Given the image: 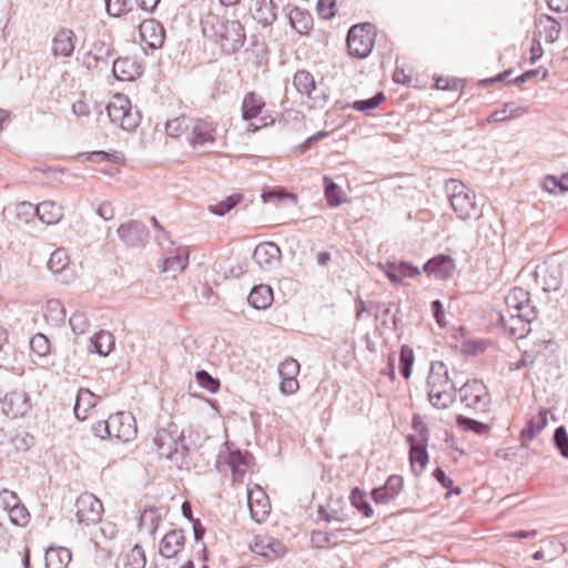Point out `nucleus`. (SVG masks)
<instances>
[{
	"mask_svg": "<svg viewBox=\"0 0 568 568\" xmlns=\"http://www.w3.org/2000/svg\"><path fill=\"white\" fill-rule=\"evenodd\" d=\"M203 36L220 45L225 53H234L245 42L244 28L237 20L209 12L202 19Z\"/></svg>",
	"mask_w": 568,
	"mask_h": 568,
	"instance_id": "nucleus-1",
	"label": "nucleus"
},
{
	"mask_svg": "<svg viewBox=\"0 0 568 568\" xmlns=\"http://www.w3.org/2000/svg\"><path fill=\"white\" fill-rule=\"evenodd\" d=\"M457 387L448 376V368L443 362H433L427 377V395L437 409L448 408L455 400Z\"/></svg>",
	"mask_w": 568,
	"mask_h": 568,
	"instance_id": "nucleus-2",
	"label": "nucleus"
},
{
	"mask_svg": "<svg viewBox=\"0 0 568 568\" xmlns=\"http://www.w3.org/2000/svg\"><path fill=\"white\" fill-rule=\"evenodd\" d=\"M265 99L255 91L244 94L241 103V116L246 122L245 133L254 134L275 123L274 116L266 112Z\"/></svg>",
	"mask_w": 568,
	"mask_h": 568,
	"instance_id": "nucleus-3",
	"label": "nucleus"
},
{
	"mask_svg": "<svg viewBox=\"0 0 568 568\" xmlns=\"http://www.w3.org/2000/svg\"><path fill=\"white\" fill-rule=\"evenodd\" d=\"M93 430L101 438L108 437L115 443H129L136 436L135 418L130 413L119 412L106 420L94 425Z\"/></svg>",
	"mask_w": 568,
	"mask_h": 568,
	"instance_id": "nucleus-4",
	"label": "nucleus"
},
{
	"mask_svg": "<svg viewBox=\"0 0 568 568\" xmlns=\"http://www.w3.org/2000/svg\"><path fill=\"white\" fill-rule=\"evenodd\" d=\"M446 191L450 205L459 219L468 220L477 215L475 194L463 182L454 179L449 180L446 183Z\"/></svg>",
	"mask_w": 568,
	"mask_h": 568,
	"instance_id": "nucleus-5",
	"label": "nucleus"
},
{
	"mask_svg": "<svg viewBox=\"0 0 568 568\" xmlns=\"http://www.w3.org/2000/svg\"><path fill=\"white\" fill-rule=\"evenodd\" d=\"M459 399L465 407L475 413L489 410L491 397L487 386L478 379L466 382L459 389Z\"/></svg>",
	"mask_w": 568,
	"mask_h": 568,
	"instance_id": "nucleus-6",
	"label": "nucleus"
},
{
	"mask_svg": "<svg viewBox=\"0 0 568 568\" xmlns=\"http://www.w3.org/2000/svg\"><path fill=\"white\" fill-rule=\"evenodd\" d=\"M108 115L114 124L125 131H133L140 122L138 112H133L129 98L124 94H114L106 106Z\"/></svg>",
	"mask_w": 568,
	"mask_h": 568,
	"instance_id": "nucleus-7",
	"label": "nucleus"
},
{
	"mask_svg": "<svg viewBox=\"0 0 568 568\" xmlns=\"http://www.w3.org/2000/svg\"><path fill=\"white\" fill-rule=\"evenodd\" d=\"M103 505L93 494L84 493L75 500V516L80 524L92 525L101 520Z\"/></svg>",
	"mask_w": 568,
	"mask_h": 568,
	"instance_id": "nucleus-8",
	"label": "nucleus"
},
{
	"mask_svg": "<svg viewBox=\"0 0 568 568\" xmlns=\"http://www.w3.org/2000/svg\"><path fill=\"white\" fill-rule=\"evenodd\" d=\"M247 506L252 518L263 523L271 513V501L265 490L257 484H247Z\"/></svg>",
	"mask_w": 568,
	"mask_h": 568,
	"instance_id": "nucleus-9",
	"label": "nucleus"
},
{
	"mask_svg": "<svg viewBox=\"0 0 568 568\" xmlns=\"http://www.w3.org/2000/svg\"><path fill=\"white\" fill-rule=\"evenodd\" d=\"M81 156L85 161L97 164H108L109 166L102 169V172L109 175H115L121 172L122 168L126 165V159L123 152L112 150L111 152L105 151H93L83 153Z\"/></svg>",
	"mask_w": 568,
	"mask_h": 568,
	"instance_id": "nucleus-10",
	"label": "nucleus"
},
{
	"mask_svg": "<svg viewBox=\"0 0 568 568\" xmlns=\"http://www.w3.org/2000/svg\"><path fill=\"white\" fill-rule=\"evenodd\" d=\"M165 40V30L155 19H145L139 23V42L143 49H159Z\"/></svg>",
	"mask_w": 568,
	"mask_h": 568,
	"instance_id": "nucleus-11",
	"label": "nucleus"
},
{
	"mask_svg": "<svg viewBox=\"0 0 568 568\" xmlns=\"http://www.w3.org/2000/svg\"><path fill=\"white\" fill-rule=\"evenodd\" d=\"M251 549L253 552L272 560L282 558L287 552L286 546L281 540L266 532L255 535Z\"/></svg>",
	"mask_w": 568,
	"mask_h": 568,
	"instance_id": "nucleus-12",
	"label": "nucleus"
},
{
	"mask_svg": "<svg viewBox=\"0 0 568 568\" xmlns=\"http://www.w3.org/2000/svg\"><path fill=\"white\" fill-rule=\"evenodd\" d=\"M281 376L280 390L284 395H293L300 389L297 376L300 374V364L296 359L288 357L278 365Z\"/></svg>",
	"mask_w": 568,
	"mask_h": 568,
	"instance_id": "nucleus-13",
	"label": "nucleus"
},
{
	"mask_svg": "<svg viewBox=\"0 0 568 568\" xmlns=\"http://www.w3.org/2000/svg\"><path fill=\"white\" fill-rule=\"evenodd\" d=\"M2 412L10 418L23 417L30 409V399L23 390H12L1 400Z\"/></svg>",
	"mask_w": 568,
	"mask_h": 568,
	"instance_id": "nucleus-14",
	"label": "nucleus"
},
{
	"mask_svg": "<svg viewBox=\"0 0 568 568\" xmlns=\"http://www.w3.org/2000/svg\"><path fill=\"white\" fill-rule=\"evenodd\" d=\"M507 312H521V317H536L535 307L530 304V294L523 287H514L505 298Z\"/></svg>",
	"mask_w": 568,
	"mask_h": 568,
	"instance_id": "nucleus-15",
	"label": "nucleus"
},
{
	"mask_svg": "<svg viewBox=\"0 0 568 568\" xmlns=\"http://www.w3.org/2000/svg\"><path fill=\"white\" fill-rule=\"evenodd\" d=\"M536 317H521V312H507L500 314V321L505 329L515 338H524L530 332V324Z\"/></svg>",
	"mask_w": 568,
	"mask_h": 568,
	"instance_id": "nucleus-16",
	"label": "nucleus"
},
{
	"mask_svg": "<svg viewBox=\"0 0 568 568\" xmlns=\"http://www.w3.org/2000/svg\"><path fill=\"white\" fill-rule=\"evenodd\" d=\"M216 124L207 119H197L191 133V144L204 148L215 142Z\"/></svg>",
	"mask_w": 568,
	"mask_h": 568,
	"instance_id": "nucleus-17",
	"label": "nucleus"
},
{
	"mask_svg": "<svg viewBox=\"0 0 568 568\" xmlns=\"http://www.w3.org/2000/svg\"><path fill=\"white\" fill-rule=\"evenodd\" d=\"M185 546V536L181 529L168 531L159 542L160 554L168 559L175 558Z\"/></svg>",
	"mask_w": 568,
	"mask_h": 568,
	"instance_id": "nucleus-18",
	"label": "nucleus"
},
{
	"mask_svg": "<svg viewBox=\"0 0 568 568\" xmlns=\"http://www.w3.org/2000/svg\"><path fill=\"white\" fill-rule=\"evenodd\" d=\"M404 479L399 475H390L385 485L372 491L373 499L377 504H387L395 499L402 491Z\"/></svg>",
	"mask_w": 568,
	"mask_h": 568,
	"instance_id": "nucleus-19",
	"label": "nucleus"
},
{
	"mask_svg": "<svg viewBox=\"0 0 568 568\" xmlns=\"http://www.w3.org/2000/svg\"><path fill=\"white\" fill-rule=\"evenodd\" d=\"M113 74L121 81H132L142 74V65L132 57H120L113 62Z\"/></svg>",
	"mask_w": 568,
	"mask_h": 568,
	"instance_id": "nucleus-20",
	"label": "nucleus"
},
{
	"mask_svg": "<svg viewBox=\"0 0 568 568\" xmlns=\"http://www.w3.org/2000/svg\"><path fill=\"white\" fill-rule=\"evenodd\" d=\"M545 291H557L561 285V270L559 265L544 263L538 265L535 272Z\"/></svg>",
	"mask_w": 568,
	"mask_h": 568,
	"instance_id": "nucleus-21",
	"label": "nucleus"
},
{
	"mask_svg": "<svg viewBox=\"0 0 568 568\" xmlns=\"http://www.w3.org/2000/svg\"><path fill=\"white\" fill-rule=\"evenodd\" d=\"M376 36L377 31L374 24L357 23V59L366 58L372 52Z\"/></svg>",
	"mask_w": 568,
	"mask_h": 568,
	"instance_id": "nucleus-22",
	"label": "nucleus"
},
{
	"mask_svg": "<svg viewBox=\"0 0 568 568\" xmlns=\"http://www.w3.org/2000/svg\"><path fill=\"white\" fill-rule=\"evenodd\" d=\"M409 443V462L413 473L419 476L428 463L427 444L416 443L413 435L407 436Z\"/></svg>",
	"mask_w": 568,
	"mask_h": 568,
	"instance_id": "nucleus-23",
	"label": "nucleus"
},
{
	"mask_svg": "<svg viewBox=\"0 0 568 568\" xmlns=\"http://www.w3.org/2000/svg\"><path fill=\"white\" fill-rule=\"evenodd\" d=\"M454 268V261L448 255H437L430 258L425 265L424 271L434 275L437 280H446L452 276Z\"/></svg>",
	"mask_w": 568,
	"mask_h": 568,
	"instance_id": "nucleus-24",
	"label": "nucleus"
},
{
	"mask_svg": "<svg viewBox=\"0 0 568 568\" xmlns=\"http://www.w3.org/2000/svg\"><path fill=\"white\" fill-rule=\"evenodd\" d=\"M548 413L549 410L548 409H540L539 413L531 417L526 426L521 429L520 432V440H521V444L524 446H526V444L528 442H531L532 439L536 438V436L542 432V429L547 426V423H548Z\"/></svg>",
	"mask_w": 568,
	"mask_h": 568,
	"instance_id": "nucleus-25",
	"label": "nucleus"
},
{
	"mask_svg": "<svg viewBox=\"0 0 568 568\" xmlns=\"http://www.w3.org/2000/svg\"><path fill=\"white\" fill-rule=\"evenodd\" d=\"M291 27L301 36H306L313 29V17L308 11L292 7L287 11Z\"/></svg>",
	"mask_w": 568,
	"mask_h": 568,
	"instance_id": "nucleus-26",
	"label": "nucleus"
},
{
	"mask_svg": "<svg viewBox=\"0 0 568 568\" xmlns=\"http://www.w3.org/2000/svg\"><path fill=\"white\" fill-rule=\"evenodd\" d=\"M75 34L72 30H60L53 38L52 52L54 55L70 57L75 48Z\"/></svg>",
	"mask_w": 568,
	"mask_h": 568,
	"instance_id": "nucleus-27",
	"label": "nucleus"
},
{
	"mask_svg": "<svg viewBox=\"0 0 568 568\" xmlns=\"http://www.w3.org/2000/svg\"><path fill=\"white\" fill-rule=\"evenodd\" d=\"M253 17L262 26H271L277 18V7L273 0H256Z\"/></svg>",
	"mask_w": 568,
	"mask_h": 568,
	"instance_id": "nucleus-28",
	"label": "nucleus"
},
{
	"mask_svg": "<svg viewBox=\"0 0 568 568\" xmlns=\"http://www.w3.org/2000/svg\"><path fill=\"white\" fill-rule=\"evenodd\" d=\"M98 404V397L89 389L81 388L78 392L77 400L74 405V414L78 419L85 420L91 410L95 408Z\"/></svg>",
	"mask_w": 568,
	"mask_h": 568,
	"instance_id": "nucleus-29",
	"label": "nucleus"
},
{
	"mask_svg": "<svg viewBox=\"0 0 568 568\" xmlns=\"http://www.w3.org/2000/svg\"><path fill=\"white\" fill-rule=\"evenodd\" d=\"M72 559L71 551L64 547H50L44 555L45 568H67Z\"/></svg>",
	"mask_w": 568,
	"mask_h": 568,
	"instance_id": "nucleus-30",
	"label": "nucleus"
},
{
	"mask_svg": "<svg viewBox=\"0 0 568 568\" xmlns=\"http://www.w3.org/2000/svg\"><path fill=\"white\" fill-rule=\"evenodd\" d=\"M37 214L43 223L55 224L63 217V207L54 201H43L38 204Z\"/></svg>",
	"mask_w": 568,
	"mask_h": 568,
	"instance_id": "nucleus-31",
	"label": "nucleus"
},
{
	"mask_svg": "<svg viewBox=\"0 0 568 568\" xmlns=\"http://www.w3.org/2000/svg\"><path fill=\"white\" fill-rule=\"evenodd\" d=\"M280 247L275 243L264 242L255 247L253 257L258 265L265 266L277 261L280 258Z\"/></svg>",
	"mask_w": 568,
	"mask_h": 568,
	"instance_id": "nucleus-32",
	"label": "nucleus"
},
{
	"mask_svg": "<svg viewBox=\"0 0 568 568\" xmlns=\"http://www.w3.org/2000/svg\"><path fill=\"white\" fill-rule=\"evenodd\" d=\"M273 291L268 285L254 286L247 297L248 303L256 310H265L273 302Z\"/></svg>",
	"mask_w": 568,
	"mask_h": 568,
	"instance_id": "nucleus-33",
	"label": "nucleus"
},
{
	"mask_svg": "<svg viewBox=\"0 0 568 568\" xmlns=\"http://www.w3.org/2000/svg\"><path fill=\"white\" fill-rule=\"evenodd\" d=\"M293 85L298 93L308 99H313V92L316 90V83L313 74L306 70H298L293 77Z\"/></svg>",
	"mask_w": 568,
	"mask_h": 568,
	"instance_id": "nucleus-34",
	"label": "nucleus"
},
{
	"mask_svg": "<svg viewBox=\"0 0 568 568\" xmlns=\"http://www.w3.org/2000/svg\"><path fill=\"white\" fill-rule=\"evenodd\" d=\"M527 110L517 105L514 102H508L503 105L500 110L494 111L487 119V123L504 122L508 119H516L526 113Z\"/></svg>",
	"mask_w": 568,
	"mask_h": 568,
	"instance_id": "nucleus-35",
	"label": "nucleus"
},
{
	"mask_svg": "<svg viewBox=\"0 0 568 568\" xmlns=\"http://www.w3.org/2000/svg\"><path fill=\"white\" fill-rule=\"evenodd\" d=\"M123 568H145L146 556L145 551L140 545H134L121 554Z\"/></svg>",
	"mask_w": 568,
	"mask_h": 568,
	"instance_id": "nucleus-36",
	"label": "nucleus"
},
{
	"mask_svg": "<svg viewBox=\"0 0 568 568\" xmlns=\"http://www.w3.org/2000/svg\"><path fill=\"white\" fill-rule=\"evenodd\" d=\"M538 27L541 28L540 34H544L545 40L549 43L555 42L560 34V24L550 16H542L538 20Z\"/></svg>",
	"mask_w": 568,
	"mask_h": 568,
	"instance_id": "nucleus-37",
	"label": "nucleus"
},
{
	"mask_svg": "<svg viewBox=\"0 0 568 568\" xmlns=\"http://www.w3.org/2000/svg\"><path fill=\"white\" fill-rule=\"evenodd\" d=\"M144 231V225L134 221L122 224L118 230L120 237L126 243L140 240Z\"/></svg>",
	"mask_w": 568,
	"mask_h": 568,
	"instance_id": "nucleus-38",
	"label": "nucleus"
},
{
	"mask_svg": "<svg viewBox=\"0 0 568 568\" xmlns=\"http://www.w3.org/2000/svg\"><path fill=\"white\" fill-rule=\"evenodd\" d=\"M92 344L98 354L106 356L114 347V337L110 332L100 331L92 337Z\"/></svg>",
	"mask_w": 568,
	"mask_h": 568,
	"instance_id": "nucleus-39",
	"label": "nucleus"
},
{
	"mask_svg": "<svg viewBox=\"0 0 568 568\" xmlns=\"http://www.w3.org/2000/svg\"><path fill=\"white\" fill-rule=\"evenodd\" d=\"M414 364V352L407 345L402 346L399 354V372L400 375L408 379L412 374V367Z\"/></svg>",
	"mask_w": 568,
	"mask_h": 568,
	"instance_id": "nucleus-40",
	"label": "nucleus"
},
{
	"mask_svg": "<svg viewBox=\"0 0 568 568\" xmlns=\"http://www.w3.org/2000/svg\"><path fill=\"white\" fill-rule=\"evenodd\" d=\"M325 197L329 205L336 206L344 202L343 191L327 176L324 178Z\"/></svg>",
	"mask_w": 568,
	"mask_h": 568,
	"instance_id": "nucleus-41",
	"label": "nucleus"
},
{
	"mask_svg": "<svg viewBox=\"0 0 568 568\" xmlns=\"http://www.w3.org/2000/svg\"><path fill=\"white\" fill-rule=\"evenodd\" d=\"M243 199V195L240 193L232 194L227 196L224 201H221L214 205H210L209 210L216 215H224L229 211H231L235 205H237Z\"/></svg>",
	"mask_w": 568,
	"mask_h": 568,
	"instance_id": "nucleus-42",
	"label": "nucleus"
},
{
	"mask_svg": "<svg viewBox=\"0 0 568 568\" xmlns=\"http://www.w3.org/2000/svg\"><path fill=\"white\" fill-rule=\"evenodd\" d=\"M457 425L464 430H471L478 435H485L489 432L487 424L462 415L457 417Z\"/></svg>",
	"mask_w": 568,
	"mask_h": 568,
	"instance_id": "nucleus-43",
	"label": "nucleus"
},
{
	"mask_svg": "<svg viewBox=\"0 0 568 568\" xmlns=\"http://www.w3.org/2000/svg\"><path fill=\"white\" fill-rule=\"evenodd\" d=\"M552 443L562 458H568V432L565 426H558L552 436Z\"/></svg>",
	"mask_w": 568,
	"mask_h": 568,
	"instance_id": "nucleus-44",
	"label": "nucleus"
},
{
	"mask_svg": "<svg viewBox=\"0 0 568 568\" xmlns=\"http://www.w3.org/2000/svg\"><path fill=\"white\" fill-rule=\"evenodd\" d=\"M69 262L70 258L68 253L64 250L59 248L51 254L48 261V266L52 272L59 273L69 265Z\"/></svg>",
	"mask_w": 568,
	"mask_h": 568,
	"instance_id": "nucleus-45",
	"label": "nucleus"
},
{
	"mask_svg": "<svg viewBox=\"0 0 568 568\" xmlns=\"http://www.w3.org/2000/svg\"><path fill=\"white\" fill-rule=\"evenodd\" d=\"M8 514L11 523L17 526L26 527L30 521V514L21 503L9 509Z\"/></svg>",
	"mask_w": 568,
	"mask_h": 568,
	"instance_id": "nucleus-46",
	"label": "nucleus"
},
{
	"mask_svg": "<svg viewBox=\"0 0 568 568\" xmlns=\"http://www.w3.org/2000/svg\"><path fill=\"white\" fill-rule=\"evenodd\" d=\"M187 264L186 257L182 255H174L163 261L162 271L171 272L173 276L181 273Z\"/></svg>",
	"mask_w": 568,
	"mask_h": 568,
	"instance_id": "nucleus-47",
	"label": "nucleus"
},
{
	"mask_svg": "<svg viewBox=\"0 0 568 568\" xmlns=\"http://www.w3.org/2000/svg\"><path fill=\"white\" fill-rule=\"evenodd\" d=\"M30 348L36 355L43 357L50 353V342L47 336L39 333L31 337Z\"/></svg>",
	"mask_w": 568,
	"mask_h": 568,
	"instance_id": "nucleus-48",
	"label": "nucleus"
},
{
	"mask_svg": "<svg viewBox=\"0 0 568 568\" xmlns=\"http://www.w3.org/2000/svg\"><path fill=\"white\" fill-rule=\"evenodd\" d=\"M195 379L202 388L209 390L212 394L216 393L220 388V381L217 378L212 377L205 371L196 372Z\"/></svg>",
	"mask_w": 568,
	"mask_h": 568,
	"instance_id": "nucleus-49",
	"label": "nucleus"
},
{
	"mask_svg": "<svg viewBox=\"0 0 568 568\" xmlns=\"http://www.w3.org/2000/svg\"><path fill=\"white\" fill-rule=\"evenodd\" d=\"M187 128L189 124L186 119L184 116H181L168 121L165 132L168 135L172 138H179L187 130Z\"/></svg>",
	"mask_w": 568,
	"mask_h": 568,
	"instance_id": "nucleus-50",
	"label": "nucleus"
},
{
	"mask_svg": "<svg viewBox=\"0 0 568 568\" xmlns=\"http://www.w3.org/2000/svg\"><path fill=\"white\" fill-rule=\"evenodd\" d=\"M30 547L26 541H22L16 546L14 554L12 555L11 561L16 562L20 560L22 568H30Z\"/></svg>",
	"mask_w": 568,
	"mask_h": 568,
	"instance_id": "nucleus-51",
	"label": "nucleus"
},
{
	"mask_svg": "<svg viewBox=\"0 0 568 568\" xmlns=\"http://www.w3.org/2000/svg\"><path fill=\"white\" fill-rule=\"evenodd\" d=\"M412 426H413V429L418 434V439H416V443L427 444L428 436H429V429H428L426 423L420 417V415L415 414L413 416Z\"/></svg>",
	"mask_w": 568,
	"mask_h": 568,
	"instance_id": "nucleus-52",
	"label": "nucleus"
},
{
	"mask_svg": "<svg viewBox=\"0 0 568 568\" xmlns=\"http://www.w3.org/2000/svg\"><path fill=\"white\" fill-rule=\"evenodd\" d=\"M337 0H317L316 10L321 18L331 19L336 13Z\"/></svg>",
	"mask_w": 568,
	"mask_h": 568,
	"instance_id": "nucleus-53",
	"label": "nucleus"
},
{
	"mask_svg": "<svg viewBox=\"0 0 568 568\" xmlns=\"http://www.w3.org/2000/svg\"><path fill=\"white\" fill-rule=\"evenodd\" d=\"M385 94L383 91L377 92L374 97L364 100H357V111L367 112L377 108L382 102L385 101Z\"/></svg>",
	"mask_w": 568,
	"mask_h": 568,
	"instance_id": "nucleus-54",
	"label": "nucleus"
},
{
	"mask_svg": "<svg viewBox=\"0 0 568 568\" xmlns=\"http://www.w3.org/2000/svg\"><path fill=\"white\" fill-rule=\"evenodd\" d=\"M395 268L397 270L399 276L403 277H416L420 274V271L417 266L409 262H395Z\"/></svg>",
	"mask_w": 568,
	"mask_h": 568,
	"instance_id": "nucleus-55",
	"label": "nucleus"
},
{
	"mask_svg": "<svg viewBox=\"0 0 568 568\" xmlns=\"http://www.w3.org/2000/svg\"><path fill=\"white\" fill-rule=\"evenodd\" d=\"M106 11L110 16L120 17L128 10L126 0H105Z\"/></svg>",
	"mask_w": 568,
	"mask_h": 568,
	"instance_id": "nucleus-56",
	"label": "nucleus"
},
{
	"mask_svg": "<svg viewBox=\"0 0 568 568\" xmlns=\"http://www.w3.org/2000/svg\"><path fill=\"white\" fill-rule=\"evenodd\" d=\"M20 503L18 495L9 489L0 491V505L4 510H9Z\"/></svg>",
	"mask_w": 568,
	"mask_h": 568,
	"instance_id": "nucleus-57",
	"label": "nucleus"
},
{
	"mask_svg": "<svg viewBox=\"0 0 568 568\" xmlns=\"http://www.w3.org/2000/svg\"><path fill=\"white\" fill-rule=\"evenodd\" d=\"M430 306H432L433 316H434L436 323L440 327H444L446 325V323H445L444 306H443L442 302L439 300H435L432 302Z\"/></svg>",
	"mask_w": 568,
	"mask_h": 568,
	"instance_id": "nucleus-58",
	"label": "nucleus"
},
{
	"mask_svg": "<svg viewBox=\"0 0 568 568\" xmlns=\"http://www.w3.org/2000/svg\"><path fill=\"white\" fill-rule=\"evenodd\" d=\"M383 267L386 276L393 284H402V277L399 276L397 270L395 268V262H386V264Z\"/></svg>",
	"mask_w": 568,
	"mask_h": 568,
	"instance_id": "nucleus-59",
	"label": "nucleus"
},
{
	"mask_svg": "<svg viewBox=\"0 0 568 568\" xmlns=\"http://www.w3.org/2000/svg\"><path fill=\"white\" fill-rule=\"evenodd\" d=\"M264 202H270L272 200H282V199H292L293 201L296 200V197L293 194L286 193L283 190H274L266 192L262 195Z\"/></svg>",
	"mask_w": 568,
	"mask_h": 568,
	"instance_id": "nucleus-60",
	"label": "nucleus"
},
{
	"mask_svg": "<svg viewBox=\"0 0 568 568\" xmlns=\"http://www.w3.org/2000/svg\"><path fill=\"white\" fill-rule=\"evenodd\" d=\"M536 361V354L534 351H525L521 354V358L515 364L516 369L531 366Z\"/></svg>",
	"mask_w": 568,
	"mask_h": 568,
	"instance_id": "nucleus-61",
	"label": "nucleus"
},
{
	"mask_svg": "<svg viewBox=\"0 0 568 568\" xmlns=\"http://www.w3.org/2000/svg\"><path fill=\"white\" fill-rule=\"evenodd\" d=\"M119 526L110 520H105L101 527L102 534L109 539L115 538L119 534Z\"/></svg>",
	"mask_w": 568,
	"mask_h": 568,
	"instance_id": "nucleus-62",
	"label": "nucleus"
},
{
	"mask_svg": "<svg viewBox=\"0 0 568 568\" xmlns=\"http://www.w3.org/2000/svg\"><path fill=\"white\" fill-rule=\"evenodd\" d=\"M97 213L105 221L112 220L114 217V207L110 202L102 203Z\"/></svg>",
	"mask_w": 568,
	"mask_h": 568,
	"instance_id": "nucleus-63",
	"label": "nucleus"
},
{
	"mask_svg": "<svg viewBox=\"0 0 568 568\" xmlns=\"http://www.w3.org/2000/svg\"><path fill=\"white\" fill-rule=\"evenodd\" d=\"M558 179L555 175H548L544 179L542 187L550 194H555L558 190Z\"/></svg>",
	"mask_w": 568,
	"mask_h": 568,
	"instance_id": "nucleus-64",
	"label": "nucleus"
}]
</instances>
